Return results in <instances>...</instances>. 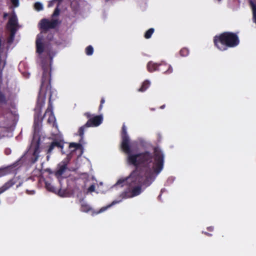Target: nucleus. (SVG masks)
Returning <instances> with one entry per match:
<instances>
[{"label":"nucleus","instance_id":"f257e3e1","mask_svg":"<svg viewBox=\"0 0 256 256\" xmlns=\"http://www.w3.org/2000/svg\"><path fill=\"white\" fill-rule=\"evenodd\" d=\"M121 148L127 155L126 162L135 169L130 176L120 179L117 184L126 183L128 186L146 185V181L152 178L154 174H158L162 170L164 164V154L158 147L154 148V152L148 150L132 154L130 144V138L124 124L122 129Z\"/></svg>","mask_w":256,"mask_h":256},{"label":"nucleus","instance_id":"f03ea898","mask_svg":"<svg viewBox=\"0 0 256 256\" xmlns=\"http://www.w3.org/2000/svg\"><path fill=\"white\" fill-rule=\"evenodd\" d=\"M214 46L220 51L236 47L240 43L238 32H224L214 37Z\"/></svg>","mask_w":256,"mask_h":256},{"label":"nucleus","instance_id":"7ed1b4c3","mask_svg":"<svg viewBox=\"0 0 256 256\" xmlns=\"http://www.w3.org/2000/svg\"><path fill=\"white\" fill-rule=\"evenodd\" d=\"M43 70L42 82L37 100L35 112H42V107L45 104L46 95L47 92L50 91V96H52V86L50 84V72L48 65H42Z\"/></svg>","mask_w":256,"mask_h":256},{"label":"nucleus","instance_id":"20e7f679","mask_svg":"<svg viewBox=\"0 0 256 256\" xmlns=\"http://www.w3.org/2000/svg\"><path fill=\"white\" fill-rule=\"evenodd\" d=\"M84 116L88 118V120L85 124L80 127L78 130V132L79 136H80V142L84 138V132L86 128L90 127L98 126L102 123L103 120L102 115H98L92 117V114L90 112H86L84 114Z\"/></svg>","mask_w":256,"mask_h":256},{"label":"nucleus","instance_id":"39448f33","mask_svg":"<svg viewBox=\"0 0 256 256\" xmlns=\"http://www.w3.org/2000/svg\"><path fill=\"white\" fill-rule=\"evenodd\" d=\"M12 168L11 166H8L4 168H0V177L9 174L12 172ZM16 183V180L12 178L6 182L0 188V194L10 188Z\"/></svg>","mask_w":256,"mask_h":256},{"label":"nucleus","instance_id":"423d86ee","mask_svg":"<svg viewBox=\"0 0 256 256\" xmlns=\"http://www.w3.org/2000/svg\"><path fill=\"white\" fill-rule=\"evenodd\" d=\"M40 137L36 138L35 136H34L30 148V150H33L32 156L30 160L32 164L35 163L38 160L40 156Z\"/></svg>","mask_w":256,"mask_h":256},{"label":"nucleus","instance_id":"0eeeda50","mask_svg":"<svg viewBox=\"0 0 256 256\" xmlns=\"http://www.w3.org/2000/svg\"><path fill=\"white\" fill-rule=\"evenodd\" d=\"M58 20H48V19L43 18L40 22V28L44 31H47L50 29L54 28L58 24Z\"/></svg>","mask_w":256,"mask_h":256},{"label":"nucleus","instance_id":"6e6552de","mask_svg":"<svg viewBox=\"0 0 256 256\" xmlns=\"http://www.w3.org/2000/svg\"><path fill=\"white\" fill-rule=\"evenodd\" d=\"M143 185L129 186L132 189L129 191H124L122 194L123 198H127L136 196L142 192V188Z\"/></svg>","mask_w":256,"mask_h":256},{"label":"nucleus","instance_id":"1a4fd4ad","mask_svg":"<svg viewBox=\"0 0 256 256\" xmlns=\"http://www.w3.org/2000/svg\"><path fill=\"white\" fill-rule=\"evenodd\" d=\"M51 98L52 96L50 95L49 97L48 106L46 110L44 116L46 114H48V122L50 124H52L53 126H54L56 124V118L52 110L53 107L51 101Z\"/></svg>","mask_w":256,"mask_h":256},{"label":"nucleus","instance_id":"9d476101","mask_svg":"<svg viewBox=\"0 0 256 256\" xmlns=\"http://www.w3.org/2000/svg\"><path fill=\"white\" fill-rule=\"evenodd\" d=\"M18 26V20L14 12L10 17L9 20L6 24V29L8 30H16Z\"/></svg>","mask_w":256,"mask_h":256},{"label":"nucleus","instance_id":"9b49d317","mask_svg":"<svg viewBox=\"0 0 256 256\" xmlns=\"http://www.w3.org/2000/svg\"><path fill=\"white\" fill-rule=\"evenodd\" d=\"M68 160H64L61 162L58 166V170L56 172V176H61L66 172L68 168Z\"/></svg>","mask_w":256,"mask_h":256},{"label":"nucleus","instance_id":"f8f14e48","mask_svg":"<svg viewBox=\"0 0 256 256\" xmlns=\"http://www.w3.org/2000/svg\"><path fill=\"white\" fill-rule=\"evenodd\" d=\"M35 114L34 115V130H36L39 129L40 126L41 124L42 120L44 118V116L42 117H41V113L42 112H35Z\"/></svg>","mask_w":256,"mask_h":256},{"label":"nucleus","instance_id":"ddd939ff","mask_svg":"<svg viewBox=\"0 0 256 256\" xmlns=\"http://www.w3.org/2000/svg\"><path fill=\"white\" fill-rule=\"evenodd\" d=\"M158 71L164 74H169L172 72V68L170 65L166 63L159 64Z\"/></svg>","mask_w":256,"mask_h":256},{"label":"nucleus","instance_id":"4468645a","mask_svg":"<svg viewBox=\"0 0 256 256\" xmlns=\"http://www.w3.org/2000/svg\"><path fill=\"white\" fill-rule=\"evenodd\" d=\"M42 38H40L38 36L36 42V52L38 54H42L44 52V46L42 42Z\"/></svg>","mask_w":256,"mask_h":256},{"label":"nucleus","instance_id":"2eb2a0df","mask_svg":"<svg viewBox=\"0 0 256 256\" xmlns=\"http://www.w3.org/2000/svg\"><path fill=\"white\" fill-rule=\"evenodd\" d=\"M159 64L153 62H149L147 64L148 70L152 72L156 70H158Z\"/></svg>","mask_w":256,"mask_h":256},{"label":"nucleus","instance_id":"dca6fc26","mask_svg":"<svg viewBox=\"0 0 256 256\" xmlns=\"http://www.w3.org/2000/svg\"><path fill=\"white\" fill-rule=\"evenodd\" d=\"M150 86V82L148 80H146L142 82L140 88L138 89V91L140 92H144Z\"/></svg>","mask_w":256,"mask_h":256},{"label":"nucleus","instance_id":"f3484780","mask_svg":"<svg viewBox=\"0 0 256 256\" xmlns=\"http://www.w3.org/2000/svg\"><path fill=\"white\" fill-rule=\"evenodd\" d=\"M8 30L10 32V35L8 38L7 42L8 44H11L14 42L16 30Z\"/></svg>","mask_w":256,"mask_h":256},{"label":"nucleus","instance_id":"a211bd4d","mask_svg":"<svg viewBox=\"0 0 256 256\" xmlns=\"http://www.w3.org/2000/svg\"><path fill=\"white\" fill-rule=\"evenodd\" d=\"M120 201H117V200H114L113 201L111 204H108V205L106 206H104V207H102V208L98 212H96V214H99V213H100V212H104V211H105L106 210H107L108 208L111 207L112 206L116 204H118L120 202Z\"/></svg>","mask_w":256,"mask_h":256},{"label":"nucleus","instance_id":"6ab92c4d","mask_svg":"<svg viewBox=\"0 0 256 256\" xmlns=\"http://www.w3.org/2000/svg\"><path fill=\"white\" fill-rule=\"evenodd\" d=\"M54 143V146L58 148H60L62 150L64 148V142L62 140H54L53 141Z\"/></svg>","mask_w":256,"mask_h":256},{"label":"nucleus","instance_id":"aec40b11","mask_svg":"<svg viewBox=\"0 0 256 256\" xmlns=\"http://www.w3.org/2000/svg\"><path fill=\"white\" fill-rule=\"evenodd\" d=\"M154 32V28H150L144 34V38L146 39H148L151 38L152 34Z\"/></svg>","mask_w":256,"mask_h":256},{"label":"nucleus","instance_id":"412c9836","mask_svg":"<svg viewBox=\"0 0 256 256\" xmlns=\"http://www.w3.org/2000/svg\"><path fill=\"white\" fill-rule=\"evenodd\" d=\"M90 210V206L85 202L81 204L80 210L83 212H88Z\"/></svg>","mask_w":256,"mask_h":256},{"label":"nucleus","instance_id":"4be33fe9","mask_svg":"<svg viewBox=\"0 0 256 256\" xmlns=\"http://www.w3.org/2000/svg\"><path fill=\"white\" fill-rule=\"evenodd\" d=\"M45 186H46V188L50 192H54L55 190V188H54V186H52V184L48 182V181H46L45 182Z\"/></svg>","mask_w":256,"mask_h":256},{"label":"nucleus","instance_id":"5701e85b","mask_svg":"<svg viewBox=\"0 0 256 256\" xmlns=\"http://www.w3.org/2000/svg\"><path fill=\"white\" fill-rule=\"evenodd\" d=\"M82 144H80L72 142L69 145V148H74V150L79 149L81 148Z\"/></svg>","mask_w":256,"mask_h":256},{"label":"nucleus","instance_id":"b1692460","mask_svg":"<svg viewBox=\"0 0 256 256\" xmlns=\"http://www.w3.org/2000/svg\"><path fill=\"white\" fill-rule=\"evenodd\" d=\"M94 52V48L92 46H88L86 48V53L88 56H91Z\"/></svg>","mask_w":256,"mask_h":256},{"label":"nucleus","instance_id":"393cba45","mask_svg":"<svg viewBox=\"0 0 256 256\" xmlns=\"http://www.w3.org/2000/svg\"><path fill=\"white\" fill-rule=\"evenodd\" d=\"M189 54V50L186 48H182L180 51V54L182 56H186Z\"/></svg>","mask_w":256,"mask_h":256},{"label":"nucleus","instance_id":"a878e982","mask_svg":"<svg viewBox=\"0 0 256 256\" xmlns=\"http://www.w3.org/2000/svg\"><path fill=\"white\" fill-rule=\"evenodd\" d=\"M7 102L5 95L0 91V104H6Z\"/></svg>","mask_w":256,"mask_h":256},{"label":"nucleus","instance_id":"bb28decb","mask_svg":"<svg viewBox=\"0 0 256 256\" xmlns=\"http://www.w3.org/2000/svg\"><path fill=\"white\" fill-rule=\"evenodd\" d=\"M34 8L38 11H40L43 9L42 4L39 2H36L34 4Z\"/></svg>","mask_w":256,"mask_h":256},{"label":"nucleus","instance_id":"cd10ccee","mask_svg":"<svg viewBox=\"0 0 256 256\" xmlns=\"http://www.w3.org/2000/svg\"><path fill=\"white\" fill-rule=\"evenodd\" d=\"M54 148L56 147L54 146V143L52 142L49 146V148L47 150V154H50L52 152Z\"/></svg>","mask_w":256,"mask_h":256},{"label":"nucleus","instance_id":"c85d7f7f","mask_svg":"<svg viewBox=\"0 0 256 256\" xmlns=\"http://www.w3.org/2000/svg\"><path fill=\"white\" fill-rule=\"evenodd\" d=\"M105 102V100L104 98H102L100 102V104L98 108V110L100 111L102 108H103V104Z\"/></svg>","mask_w":256,"mask_h":256},{"label":"nucleus","instance_id":"c756f323","mask_svg":"<svg viewBox=\"0 0 256 256\" xmlns=\"http://www.w3.org/2000/svg\"><path fill=\"white\" fill-rule=\"evenodd\" d=\"M59 14H60V10L57 7L54 10V13L52 14V16H58Z\"/></svg>","mask_w":256,"mask_h":256},{"label":"nucleus","instance_id":"7c9ffc66","mask_svg":"<svg viewBox=\"0 0 256 256\" xmlns=\"http://www.w3.org/2000/svg\"><path fill=\"white\" fill-rule=\"evenodd\" d=\"M12 3L15 6H18V0H10Z\"/></svg>","mask_w":256,"mask_h":256},{"label":"nucleus","instance_id":"2f4dec72","mask_svg":"<svg viewBox=\"0 0 256 256\" xmlns=\"http://www.w3.org/2000/svg\"><path fill=\"white\" fill-rule=\"evenodd\" d=\"M56 2H58L57 0H52L51 1H50L49 2H48V7H52L54 6V3Z\"/></svg>","mask_w":256,"mask_h":256},{"label":"nucleus","instance_id":"473e14b6","mask_svg":"<svg viewBox=\"0 0 256 256\" xmlns=\"http://www.w3.org/2000/svg\"><path fill=\"white\" fill-rule=\"evenodd\" d=\"M94 190H95V186L94 185H91L89 188H88V190L90 192H94Z\"/></svg>","mask_w":256,"mask_h":256},{"label":"nucleus","instance_id":"72a5a7b5","mask_svg":"<svg viewBox=\"0 0 256 256\" xmlns=\"http://www.w3.org/2000/svg\"><path fill=\"white\" fill-rule=\"evenodd\" d=\"M202 233H203V234H204L205 235H206V236H212V234H210V233H208V232H202Z\"/></svg>","mask_w":256,"mask_h":256},{"label":"nucleus","instance_id":"f704fd0d","mask_svg":"<svg viewBox=\"0 0 256 256\" xmlns=\"http://www.w3.org/2000/svg\"><path fill=\"white\" fill-rule=\"evenodd\" d=\"M207 230L210 232H212L214 230V227L209 226L207 228Z\"/></svg>","mask_w":256,"mask_h":256},{"label":"nucleus","instance_id":"c9c22d12","mask_svg":"<svg viewBox=\"0 0 256 256\" xmlns=\"http://www.w3.org/2000/svg\"><path fill=\"white\" fill-rule=\"evenodd\" d=\"M8 13L4 12L3 14V18L4 19H6L7 18V16H8Z\"/></svg>","mask_w":256,"mask_h":256},{"label":"nucleus","instance_id":"e433bc0d","mask_svg":"<svg viewBox=\"0 0 256 256\" xmlns=\"http://www.w3.org/2000/svg\"><path fill=\"white\" fill-rule=\"evenodd\" d=\"M165 106H166V105L165 104H163L162 106H160V108L163 109V108H165Z\"/></svg>","mask_w":256,"mask_h":256},{"label":"nucleus","instance_id":"4c0bfd02","mask_svg":"<svg viewBox=\"0 0 256 256\" xmlns=\"http://www.w3.org/2000/svg\"><path fill=\"white\" fill-rule=\"evenodd\" d=\"M22 182H20L18 184L16 185V188H18L19 186H20L21 185H22Z\"/></svg>","mask_w":256,"mask_h":256},{"label":"nucleus","instance_id":"58836bf2","mask_svg":"<svg viewBox=\"0 0 256 256\" xmlns=\"http://www.w3.org/2000/svg\"><path fill=\"white\" fill-rule=\"evenodd\" d=\"M48 158H49V156H47V159L48 160Z\"/></svg>","mask_w":256,"mask_h":256},{"label":"nucleus","instance_id":"ea45409f","mask_svg":"<svg viewBox=\"0 0 256 256\" xmlns=\"http://www.w3.org/2000/svg\"><path fill=\"white\" fill-rule=\"evenodd\" d=\"M218 2H220L221 0H218Z\"/></svg>","mask_w":256,"mask_h":256}]
</instances>
